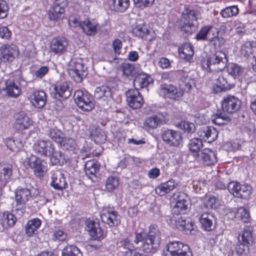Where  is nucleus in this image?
I'll return each mask as SVG.
<instances>
[{
	"instance_id": "40",
	"label": "nucleus",
	"mask_w": 256,
	"mask_h": 256,
	"mask_svg": "<svg viewBox=\"0 0 256 256\" xmlns=\"http://www.w3.org/2000/svg\"><path fill=\"white\" fill-rule=\"evenodd\" d=\"M175 226L176 228L184 232L186 234H190L194 230V223L192 222H186L182 218H178L175 220Z\"/></svg>"
},
{
	"instance_id": "9",
	"label": "nucleus",
	"mask_w": 256,
	"mask_h": 256,
	"mask_svg": "<svg viewBox=\"0 0 256 256\" xmlns=\"http://www.w3.org/2000/svg\"><path fill=\"white\" fill-rule=\"evenodd\" d=\"M102 221L110 227L118 226L120 223V216L118 212L110 207L104 208L100 212Z\"/></svg>"
},
{
	"instance_id": "28",
	"label": "nucleus",
	"mask_w": 256,
	"mask_h": 256,
	"mask_svg": "<svg viewBox=\"0 0 256 256\" xmlns=\"http://www.w3.org/2000/svg\"><path fill=\"white\" fill-rule=\"evenodd\" d=\"M54 96L58 99H66L72 94V89L66 82L56 84L54 86Z\"/></svg>"
},
{
	"instance_id": "56",
	"label": "nucleus",
	"mask_w": 256,
	"mask_h": 256,
	"mask_svg": "<svg viewBox=\"0 0 256 256\" xmlns=\"http://www.w3.org/2000/svg\"><path fill=\"white\" fill-rule=\"evenodd\" d=\"M180 128L184 132L188 134H192L196 131V126L192 122L182 121L180 124Z\"/></svg>"
},
{
	"instance_id": "60",
	"label": "nucleus",
	"mask_w": 256,
	"mask_h": 256,
	"mask_svg": "<svg viewBox=\"0 0 256 256\" xmlns=\"http://www.w3.org/2000/svg\"><path fill=\"white\" fill-rule=\"evenodd\" d=\"M8 10L9 7L6 2L4 0H0V19L7 17Z\"/></svg>"
},
{
	"instance_id": "29",
	"label": "nucleus",
	"mask_w": 256,
	"mask_h": 256,
	"mask_svg": "<svg viewBox=\"0 0 256 256\" xmlns=\"http://www.w3.org/2000/svg\"><path fill=\"white\" fill-rule=\"evenodd\" d=\"M79 26L87 36H94L97 32L98 23L94 19L86 18L80 22Z\"/></svg>"
},
{
	"instance_id": "8",
	"label": "nucleus",
	"mask_w": 256,
	"mask_h": 256,
	"mask_svg": "<svg viewBox=\"0 0 256 256\" xmlns=\"http://www.w3.org/2000/svg\"><path fill=\"white\" fill-rule=\"evenodd\" d=\"M158 93L165 98L179 101L184 95V90L170 84H162L160 86Z\"/></svg>"
},
{
	"instance_id": "38",
	"label": "nucleus",
	"mask_w": 256,
	"mask_h": 256,
	"mask_svg": "<svg viewBox=\"0 0 256 256\" xmlns=\"http://www.w3.org/2000/svg\"><path fill=\"white\" fill-rule=\"evenodd\" d=\"M6 90L9 96L14 98L18 97L22 92L20 86L17 84L13 80H6Z\"/></svg>"
},
{
	"instance_id": "15",
	"label": "nucleus",
	"mask_w": 256,
	"mask_h": 256,
	"mask_svg": "<svg viewBox=\"0 0 256 256\" xmlns=\"http://www.w3.org/2000/svg\"><path fill=\"white\" fill-rule=\"evenodd\" d=\"M126 100L130 107L134 110L142 108L144 100L138 88H131L126 93Z\"/></svg>"
},
{
	"instance_id": "49",
	"label": "nucleus",
	"mask_w": 256,
	"mask_h": 256,
	"mask_svg": "<svg viewBox=\"0 0 256 256\" xmlns=\"http://www.w3.org/2000/svg\"><path fill=\"white\" fill-rule=\"evenodd\" d=\"M212 28V25L202 26L195 36V38L198 41H205L208 40V34Z\"/></svg>"
},
{
	"instance_id": "21",
	"label": "nucleus",
	"mask_w": 256,
	"mask_h": 256,
	"mask_svg": "<svg viewBox=\"0 0 256 256\" xmlns=\"http://www.w3.org/2000/svg\"><path fill=\"white\" fill-rule=\"evenodd\" d=\"M132 33L134 36L148 42L155 39L154 32L150 30L144 24L136 25L132 28Z\"/></svg>"
},
{
	"instance_id": "36",
	"label": "nucleus",
	"mask_w": 256,
	"mask_h": 256,
	"mask_svg": "<svg viewBox=\"0 0 256 256\" xmlns=\"http://www.w3.org/2000/svg\"><path fill=\"white\" fill-rule=\"evenodd\" d=\"M42 224V221L38 218L28 220L25 226V232L28 236L32 237L37 233Z\"/></svg>"
},
{
	"instance_id": "45",
	"label": "nucleus",
	"mask_w": 256,
	"mask_h": 256,
	"mask_svg": "<svg viewBox=\"0 0 256 256\" xmlns=\"http://www.w3.org/2000/svg\"><path fill=\"white\" fill-rule=\"evenodd\" d=\"M204 205L208 209H216L220 205L218 196L214 195H206L204 201Z\"/></svg>"
},
{
	"instance_id": "55",
	"label": "nucleus",
	"mask_w": 256,
	"mask_h": 256,
	"mask_svg": "<svg viewBox=\"0 0 256 256\" xmlns=\"http://www.w3.org/2000/svg\"><path fill=\"white\" fill-rule=\"evenodd\" d=\"M212 118L213 122L218 126L224 125L228 121V118L222 112L214 114Z\"/></svg>"
},
{
	"instance_id": "37",
	"label": "nucleus",
	"mask_w": 256,
	"mask_h": 256,
	"mask_svg": "<svg viewBox=\"0 0 256 256\" xmlns=\"http://www.w3.org/2000/svg\"><path fill=\"white\" fill-rule=\"evenodd\" d=\"M232 88V85L228 84L226 79L220 74L216 80V82L213 86V91L215 93H218L230 90Z\"/></svg>"
},
{
	"instance_id": "47",
	"label": "nucleus",
	"mask_w": 256,
	"mask_h": 256,
	"mask_svg": "<svg viewBox=\"0 0 256 256\" xmlns=\"http://www.w3.org/2000/svg\"><path fill=\"white\" fill-rule=\"evenodd\" d=\"M239 13V8L237 6L233 5L226 6L221 10L220 16L223 18H230L236 16Z\"/></svg>"
},
{
	"instance_id": "25",
	"label": "nucleus",
	"mask_w": 256,
	"mask_h": 256,
	"mask_svg": "<svg viewBox=\"0 0 256 256\" xmlns=\"http://www.w3.org/2000/svg\"><path fill=\"white\" fill-rule=\"evenodd\" d=\"M178 186V182L172 178H170L156 186L155 192L160 196H164L174 190Z\"/></svg>"
},
{
	"instance_id": "46",
	"label": "nucleus",
	"mask_w": 256,
	"mask_h": 256,
	"mask_svg": "<svg viewBox=\"0 0 256 256\" xmlns=\"http://www.w3.org/2000/svg\"><path fill=\"white\" fill-rule=\"evenodd\" d=\"M58 144L64 150L74 152L76 142L74 139L70 138L64 137Z\"/></svg>"
},
{
	"instance_id": "42",
	"label": "nucleus",
	"mask_w": 256,
	"mask_h": 256,
	"mask_svg": "<svg viewBox=\"0 0 256 256\" xmlns=\"http://www.w3.org/2000/svg\"><path fill=\"white\" fill-rule=\"evenodd\" d=\"M50 162L53 165L56 166H62L66 164L70 160V158L61 151H56V150L50 156Z\"/></svg>"
},
{
	"instance_id": "53",
	"label": "nucleus",
	"mask_w": 256,
	"mask_h": 256,
	"mask_svg": "<svg viewBox=\"0 0 256 256\" xmlns=\"http://www.w3.org/2000/svg\"><path fill=\"white\" fill-rule=\"evenodd\" d=\"M219 32L218 31L216 34H213L214 36L209 40V43L214 48H220L225 44L226 40L222 37L218 36Z\"/></svg>"
},
{
	"instance_id": "57",
	"label": "nucleus",
	"mask_w": 256,
	"mask_h": 256,
	"mask_svg": "<svg viewBox=\"0 0 256 256\" xmlns=\"http://www.w3.org/2000/svg\"><path fill=\"white\" fill-rule=\"evenodd\" d=\"M228 71L230 75L234 76H238L241 74L242 69L237 64L232 63L228 66Z\"/></svg>"
},
{
	"instance_id": "19",
	"label": "nucleus",
	"mask_w": 256,
	"mask_h": 256,
	"mask_svg": "<svg viewBox=\"0 0 256 256\" xmlns=\"http://www.w3.org/2000/svg\"><path fill=\"white\" fill-rule=\"evenodd\" d=\"M68 41L67 39L60 36L53 38L50 42V49L55 54H64L67 50Z\"/></svg>"
},
{
	"instance_id": "34",
	"label": "nucleus",
	"mask_w": 256,
	"mask_h": 256,
	"mask_svg": "<svg viewBox=\"0 0 256 256\" xmlns=\"http://www.w3.org/2000/svg\"><path fill=\"white\" fill-rule=\"evenodd\" d=\"M111 10L116 12H125L130 6V0H108Z\"/></svg>"
},
{
	"instance_id": "1",
	"label": "nucleus",
	"mask_w": 256,
	"mask_h": 256,
	"mask_svg": "<svg viewBox=\"0 0 256 256\" xmlns=\"http://www.w3.org/2000/svg\"><path fill=\"white\" fill-rule=\"evenodd\" d=\"M159 234L160 230L158 226L154 224H150L148 232L144 229L140 232H136L134 242L136 244L142 242L141 248L144 252H155L160 244Z\"/></svg>"
},
{
	"instance_id": "27",
	"label": "nucleus",
	"mask_w": 256,
	"mask_h": 256,
	"mask_svg": "<svg viewBox=\"0 0 256 256\" xmlns=\"http://www.w3.org/2000/svg\"><path fill=\"white\" fill-rule=\"evenodd\" d=\"M33 124L32 120L25 114H18L13 127L16 130L22 132L28 130Z\"/></svg>"
},
{
	"instance_id": "62",
	"label": "nucleus",
	"mask_w": 256,
	"mask_h": 256,
	"mask_svg": "<svg viewBox=\"0 0 256 256\" xmlns=\"http://www.w3.org/2000/svg\"><path fill=\"white\" fill-rule=\"evenodd\" d=\"M112 47L114 54L116 55H119L120 54L122 47V41L118 38L114 39L112 43Z\"/></svg>"
},
{
	"instance_id": "4",
	"label": "nucleus",
	"mask_w": 256,
	"mask_h": 256,
	"mask_svg": "<svg viewBox=\"0 0 256 256\" xmlns=\"http://www.w3.org/2000/svg\"><path fill=\"white\" fill-rule=\"evenodd\" d=\"M74 98L77 106L83 112H89L95 108V100L87 91L78 90L75 91Z\"/></svg>"
},
{
	"instance_id": "58",
	"label": "nucleus",
	"mask_w": 256,
	"mask_h": 256,
	"mask_svg": "<svg viewBox=\"0 0 256 256\" xmlns=\"http://www.w3.org/2000/svg\"><path fill=\"white\" fill-rule=\"evenodd\" d=\"M133 1L138 8L143 9L152 6L155 0H133Z\"/></svg>"
},
{
	"instance_id": "6",
	"label": "nucleus",
	"mask_w": 256,
	"mask_h": 256,
	"mask_svg": "<svg viewBox=\"0 0 256 256\" xmlns=\"http://www.w3.org/2000/svg\"><path fill=\"white\" fill-rule=\"evenodd\" d=\"M164 256H193L190 246L180 241L168 242L166 245Z\"/></svg>"
},
{
	"instance_id": "35",
	"label": "nucleus",
	"mask_w": 256,
	"mask_h": 256,
	"mask_svg": "<svg viewBox=\"0 0 256 256\" xmlns=\"http://www.w3.org/2000/svg\"><path fill=\"white\" fill-rule=\"evenodd\" d=\"M178 54L186 62H190L194 54L193 46L189 43L184 44L179 47Z\"/></svg>"
},
{
	"instance_id": "44",
	"label": "nucleus",
	"mask_w": 256,
	"mask_h": 256,
	"mask_svg": "<svg viewBox=\"0 0 256 256\" xmlns=\"http://www.w3.org/2000/svg\"><path fill=\"white\" fill-rule=\"evenodd\" d=\"M16 220V218L14 214L5 212L3 213L1 218V224L4 228H8L14 226Z\"/></svg>"
},
{
	"instance_id": "10",
	"label": "nucleus",
	"mask_w": 256,
	"mask_h": 256,
	"mask_svg": "<svg viewBox=\"0 0 256 256\" xmlns=\"http://www.w3.org/2000/svg\"><path fill=\"white\" fill-rule=\"evenodd\" d=\"M175 204L172 208V212L175 215L186 214L188 211V202L186 200V195L180 192L173 194Z\"/></svg>"
},
{
	"instance_id": "31",
	"label": "nucleus",
	"mask_w": 256,
	"mask_h": 256,
	"mask_svg": "<svg viewBox=\"0 0 256 256\" xmlns=\"http://www.w3.org/2000/svg\"><path fill=\"white\" fill-rule=\"evenodd\" d=\"M166 122V120H163L157 115H154L144 120L142 128L146 130H153L156 128L159 125L163 124Z\"/></svg>"
},
{
	"instance_id": "41",
	"label": "nucleus",
	"mask_w": 256,
	"mask_h": 256,
	"mask_svg": "<svg viewBox=\"0 0 256 256\" xmlns=\"http://www.w3.org/2000/svg\"><path fill=\"white\" fill-rule=\"evenodd\" d=\"M51 185L56 190H62L65 188L67 183L64 174L61 172L54 173L52 176Z\"/></svg>"
},
{
	"instance_id": "7",
	"label": "nucleus",
	"mask_w": 256,
	"mask_h": 256,
	"mask_svg": "<svg viewBox=\"0 0 256 256\" xmlns=\"http://www.w3.org/2000/svg\"><path fill=\"white\" fill-rule=\"evenodd\" d=\"M20 54L18 48L13 44H4L0 46V62L10 64L17 59Z\"/></svg>"
},
{
	"instance_id": "5",
	"label": "nucleus",
	"mask_w": 256,
	"mask_h": 256,
	"mask_svg": "<svg viewBox=\"0 0 256 256\" xmlns=\"http://www.w3.org/2000/svg\"><path fill=\"white\" fill-rule=\"evenodd\" d=\"M68 6V0H54L48 12L50 21L58 22L65 18L66 8Z\"/></svg>"
},
{
	"instance_id": "54",
	"label": "nucleus",
	"mask_w": 256,
	"mask_h": 256,
	"mask_svg": "<svg viewBox=\"0 0 256 256\" xmlns=\"http://www.w3.org/2000/svg\"><path fill=\"white\" fill-rule=\"evenodd\" d=\"M48 136L52 140L58 144L64 138L62 136V131L56 128L50 129Z\"/></svg>"
},
{
	"instance_id": "43",
	"label": "nucleus",
	"mask_w": 256,
	"mask_h": 256,
	"mask_svg": "<svg viewBox=\"0 0 256 256\" xmlns=\"http://www.w3.org/2000/svg\"><path fill=\"white\" fill-rule=\"evenodd\" d=\"M4 142L8 148L11 151L17 152L23 147L22 140L15 137H9L4 140Z\"/></svg>"
},
{
	"instance_id": "11",
	"label": "nucleus",
	"mask_w": 256,
	"mask_h": 256,
	"mask_svg": "<svg viewBox=\"0 0 256 256\" xmlns=\"http://www.w3.org/2000/svg\"><path fill=\"white\" fill-rule=\"evenodd\" d=\"M161 137L165 144L172 147L180 146L183 140L181 132L174 130H164L162 133Z\"/></svg>"
},
{
	"instance_id": "32",
	"label": "nucleus",
	"mask_w": 256,
	"mask_h": 256,
	"mask_svg": "<svg viewBox=\"0 0 256 256\" xmlns=\"http://www.w3.org/2000/svg\"><path fill=\"white\" fill-rule=\"evenodd\" d=\"M100 163L95 160H90L86 161L84 165V171L86 175L89 178L92 180L96 178V174L98 172L100 168Z\"/></svg>"
},
{
	"instance_id": "23",
	"label": "nucleus",
	"mask_w": 256,
	"mask_h": 256,
	"mask_svg": "<svg viewBox=\"0 0 256 256\" xmlns=\"http://www.w3.org/2000/svg\"><path fill=\"white\" fill-rule=\"evenodd\" d=\"M68 73L74 80L76 82H81L87 74L84 64L79 62H76L68 70Z\"/></svg>"
},
{
	"instance_id": "17",
	"label": "nucleus",
	"mask_w": 256,
	"mask_h": 256,
	"mask_svg": "<svg viewBox=\"0 0 256 256\" xmlns=\"http://www.w3.org/2000/svg\"><path fill=\"white\" fill-rule=\"evenodd\" d=\"M200 226L204 232H210L216 226V218L213 213L203 212L198 218Z\"/></svg>"
},
{
	"instance_id": "52",
	"label": "nucleus",
	"mask_w": 256,
	"mask_h": 256,
	"mask_svg": "<svg viewBox=\"0 0 256 256\" xmlns=\"http://www.w3.org/2000/svg\"><path fill=\"white\" fill-rule=\"evenodd\" d=\"M188 146L189 150L191 152H198L203 146L202 138H194L191 139Z\"/></svg>"
},
{
	"instance_id": "13",
	"label": "nucleus",
	"mask_w": 256,
	"mask_h": 256,
	"mask_svg": "<svg viewBox=\"0 0 256 256\" xmlns=\"http://www.w3.org/2000/svg\"><path fill=\"white\" fill-rule=\"evenodd\" d=\"M34 152L44 157L50 156L56 150L54 143L50 140H39L34 145Z\"/></svg>"
},
{
	"instance_id": "3",
	"label": "nucleus",
	"mask_w": 256,
	"mask_h": 256,
	"mask_svg": "<svg viewBox=\"0 0 256 256\" xmlns=\"http://www.w3.org/2000/svg\"><path fill=\"white\" fill-rule=\"evenodd\" d=\"M23 163L25 168L32 170L34 176L40 179L47 172L46 162L36 155L26 157Z\"/></svg>"
},
{
	"instance_id": "30",
	"label": "nucleus",
	"mask_w": 256,
	"mask_h": 256,
	"mask_svg": "<svg viewBox=\"0 0 256 256\" xmlns=\"http://www.w3.org/2000/svg\"><path fill=\"white\" fill-rule=\"evenodd\" d=\"M154 82V80L150 75L141 72L135 76L133 84L134 86V88H146L150 84Z\"/></svg>"
},
{
	"instance_id": "16",
	"label": "nucleus",
	"mask_w": 256,
	"mask_h": 256,
	"mask_svg": "<svg viewBox=\"0 0 256 256\" xmlns=\"http://www.w3.org/2000/svg\"><path fill=\"white\" fill-rule=\"evenodd\" d=\"M240 100L231 95L224 97L221 102L222 110L229 114L236 112L240 109Z\"/></svg>"
},
{
	"instance_id": "64",
	"label": "nucleus",
	"mask_w": 256,
	"mask_h": 256,
	"mask_svg": "<svg viewBox=\"0 0 256 256\" xmlns=\"http://www.w3.org/2000/svg\"><path fill=\"white\" fill-rule=\"evenodd\" d=\"M120 244L123 248L128 249L130 252L134 250V246H133L130 240L128 238L122 239L120 241Z\"/></svg>"
},
{
	"instance_id": "59",
	"label": "nucleus",
	"mask_w": 256,
	"mask_h": 256,
	"mask_svg": "<svg viewBox=\"0 0 256 256\" xmlns=\"http://www.w3.org/2000/svg\"><path fill=\"white\" fill-rule=\"evenodd\" d=\"M122 68L123 74L127 77L132 76L135 70L134 66L130 64H123Z\"/></svg>"
},
{
	"instance_id": "51",
	"label": "nucleus",
	"mask_w": 256,
	"mask_h": 256,
	"mask_svg": "<svg viewBox=\"0 0 256 256\" xmlns=\"http://www.w3.org/2000/svg\"><path fill=\"white\" fill-rule=\"evenodd\" d=\"M235 216L243 222L248 223L250 221V212L248 210L244 207L238 208L235 214Z\"/></svg>"
},
{
	"instance_id": "24",
	"label": "nucleus",
	"mask_w": 256,
	"mask_h": 256,
	"mask_svg": "<svg viewBox=\"0 0 256 256\" xmlns=\"http://www.w3.org/2000/svg\"><path fill=\"white\" fill-rule=\"evenodd\" d=\"M200 161L205 166H212L218 162L216 154L212 150L206 148L198 154Z\"/></svg>"
},
{
	"instance_id": "48",
	"label": "nucleus",
	"mask_w": 256,
	"mask_h": 256,
	"mask_svg": "<svg viewBox=\"0 0 256 256\" xmlns=\"http://www.w3.org/2000/svg\"><path fill=\"white\" fill-rule=\"evenodd\" d=\"M62 256H83L78 248L74 245L66 246L62 250Z\"/></svg>"
},
{
	"instance_id": "50",
	"label": "nucleus",
	"mask_w": 256,
	"mask_h": 256,
	"mask_svg": "<svg viewBox=\"0 0 256 256\" xmlns=\"http://www.w3.org/2000/svg\"><path fill=\"white\" fill-rule=\"evenodd\" d=\"M119 185L118 178L110 176L108 178L106 182V189L108 192H112L116 190Z\"/></svg>"
},
{
	"instance_id": "18",
	"label": "nucleus",
	"mask_w": 256,
	"mask_h": 256,
	"mask_svg": "<svg viewBox=\"0 0 256 256\" xmlns=\"http://www.w3.org/2000/svg\"><path fill=\"white\" fill-rule=\"evenodd\" d=\"M16 202V210H21L25 208V205L32 197L30 190L26 188H18L14 192Z\"/></svg>"
},
{
	"instance_id": "26",
	"label": "nucleus",
	"mask_w": 256,
	"mask_h": 256,
	"mask_svg": "<svg viewBox=\"0 0 256 256\" xmlns=\"http://www.w3.org/2000/svg\"><path fill=\"white\" fill-rule=\"evenodd\" d=\"M198 134L202 139L211 143L216 140L218 132L214 126H206L200 129Z\"/></svg>"
},
{
	"instance_id": "20",
	"label": "nucleus",
	"mask_w": 256,
	"mask_h": 256,
	"mask_svg": "<svg viewBox=\"0 0 256 256\" xmlns=\"http://www.w3.org/2000/svg\"><path fill=\"white\" fill-rule=\"evenodd\" d=\"M28 100L33 106L37 108H42L46 104L47 96L44 90H36L30 93Z\"/></svg>"
},
{
	"instance_id": "22",
	"label": "nucleus",
	"mask_w": 256,
	"mask_h": 256,
	"mask_svg": "<svg viewBox=\"0 0 256 256\" xmlns=\"http://www.w3.org/2000/svg\"><path fill=\"white\" fill-rule=\"evenodd\" d=\"M86 228L91 238L94 240H100L106 236V233L100 227L99 224L93 220L86 222Z\"/></svg>"
},
{
	"instance_id": "12",
	"label": "nucleus",
	"mask_w": 256,
	"mask_h": 256,
	"mask_svg": "<svg viewBox=\"0 0 256 256\" xmlns=\"http://www.w3.org/2000/svg\"><path fill=\"white\" fill-rule=\"evenodd\" d=\"M228 189L234 196L244 199L248 198L252 192V188L250 185L240 184L236 182H230Z\"/></svg>"
},
{
	"instance_id": "14",
	"label": "nucleus",
	"mask_w": 256,
	"mask_h": 256,
	"mask_svg": "<svg viewBox=\"0 0 256 256\" xmlns=\"http://www.w3.org/2000/svg\"><path fill=\"white\" fill-rule=\"evenodd\" d=\"M186 16L184 17L185 21L180 24V28L181 31L187 34H192L196 29L197 26L194 24V21H197L196 12L194 10L187 9Z\"/></svg>"
},
{
	"instance_id": "33",
	"label": "nucleus",
	"mask_w": 256,
	"mask_h": 256,
	"mask_svg": "<svg viewBox=\"0 0 256 256\" xmlns=\"http://www.w3.org/2000/svg\"><path fill=\"white\" fill-rule=\"evenodd\" d=\"M253 228L250 226H244L243 231L238 235L239 242L248 247L254 242Z\"/></svg>"
},
{
	"instance_id": "39",
	"label": "nucleus",
	"mask_w": 256,
	"mask_h": 256,
	"mask_svg": "<svg viewBox=\"0 0 256 256\" xmlns=\"http://www.w3.org/2000/svg\"><path fill=\"white\" fill-rule=\"evenodd\" d=\"M12 174V166L0 163V181L2 183L6 184L10 179Z\"/></svg>"
},
{
	"instance_id": "2",
	"label": "nucleus",
	"mask_w": 256,
	"mask_h": 256,
	"mask_svg": "<svg viewBox=\"0 0 256 256\" xmlns=\"http://www.w3.org/2000/svg\"><path fill=\"white\" fill-rule=\"evenodd\" d=\"M228 61L226 54L221 50H218L202 58L200 60V65L206 72H214V76L216 73L224 70L227 65Z\"/></svg>"
},
{
	"instance_id": "61",
	"label": "nucleus",
	"mask_w": 256,
	"mask_h": 256,
	"mask_svg": "<svg viewBox=\"0 0 256 256\" xmlns=\"http://www.w3.org/2000/svg\"><path fill=\"white\" fill-rule=\"evenodd\" d=\"M67 238V234L62 230H55L52 234L54 241H64Z\"/></svg>"
},
{
	"instance_id": "63",
	"label": "nucleus",
	"mask_w": 256,
	"mask_h": 256,
	"mask_svg": "<svg viewBox=\"0 0 256 256\" xmlns=\"http://www.w3.org/2000/svg\"><path fill=\"white\" fill-rule=\"evenodd\" d=\"M49 70V68L48 66H42L35 72L34 76L38 78H42L48 74Z\"/></svg>"
}]
</instances>
